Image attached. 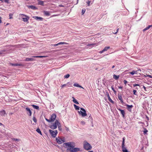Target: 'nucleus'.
Segmentation results:
<instances>
[{
    "label": "nucleus",
    "mask_w": 152,
    "mask_h": 152,
    "mask_svg": "<svg viewBox=\"0 0 152 152\" xmlns=\"http://www.w3.org/2000/svg\"><path fill=\"white\" fill-rule=\"evenodd\" d=\"M69 76H70V75H69V74H68L67 75H64V77L65 78H67L69 77Z\"/></svg>",
    "instance_id": "c9c22d12"
},
{
    "label": "nucleus",
    "mask_w": 152,
    "mask_h": 152,
    "mask_svg": "<svg viewBox=\"0 0 152 152\" xmlns=\"http://www.w3.org/2000/svg\"><path fill=\"white\" fill-rule=\"evenodd\" d=\"M133 86L134 87H135L137 86H139L140 85L139 84H133Z\"/></svg>",
    "instance_id": "c03bdc74"
},
{
    "label": "nucleus",
    "mask_w": 152,
    "mask_h": 152,
    "mask_svg": "<svg viewBox=\"0 0 152 152\" xmlns=\"http://www.w3.org/2000/svg\"><path fill=\"white\" fill-rule=\"evenodd\" d=\"M147 77H149L150 78H152V76L150 75H147Z\"/></svg>",
    "instance_id": "8fccbe9b"
},
{
    "label": "nucleus",
    "mask_w": 152,
    "mask_h": 152,
    "mask_svg": "<svg viewBox=\"0 0 152 152\" xmlns=\"http://www.w3.org/2000/svg\"><path fill=\"white\" fill-rule=\"evenodd\" d=\"M113 92H114V93H115H115H116V91H115V90H113Z\"/></svg>",
    "instance_id": "bf43d9fd"
},
{
    "label": "nucleus",
    "mask_w": 152,
    "mask_h": 152,
    "mask_svg": "<svg viewBox=\"0 0 152 152\" xmlns=\"http://www.w3.org/2000/svg\"><path fill=\"white\" fill-rule=\"evenodd\" d=\"M148 132V131L146 129H144V134H146Z\"/></svg>",
    "instance_id": "79ce46f5"
},
{
    "label": "nucleus",
    "mask_w": 152,
    "mask_h": 152,
    "mask_svg": "<svg viewBox=\"0 0 152 152\" xmlns=\"http://www.w3.org/2000/svg\"><path fill=\"white\" fill-rule=\"evenodd\" d=\"M56 140L57 143L58 144H61L62 142H65V139L64 137H56Z\"/></svg>",
    "instance_id": "7ed1b4c3"
},
{
    "label": "nucleus",
    "mask_w": 152,
    "mask_h": 152,
    "mask_svg": "<svg viewBox=\"0 0 152 152\" xmlns=\"http://www.w3.org/2000/svg\"><path fill=\"white\" fill-rule=\"evenodd\" d=\"M68 83H67V84H64L61 86V88H63L64 87L66 86L67 85V84H68Z\"/></svg>",
    "instance_id": "4c0bfd02"
},
{
    "label": "nucleus",
    "mask_w": 152,
    "mask_h": 152,
    "mask_svg": "<svg viewBox=\"0 0 152 152\" xmlns=\"http://www.w3.org/2000/svg\"><path fill=\"white\" fill-rule=\"evenodd\" d=\"M56 118V115L55 114L53 113V114L51 116L50 118V119L51 121L52 122L54 121Z\"/></svg>",
    "instance_id": "9b49d317"
},
{
    "label": "nucleus",
    "mask_w": 152,
    "mask_h": 152,
    "mask_svg": "<svg viewBox=\"0 0 152 152\" xmlns=\"http://www.w3.org/2000/svg\"><path fill=\"white\" fill-rule=\"evenodd\" d=\"M73 86H76V87H79V88H83L81 86H80V85H79L77 83H74L73 85Z\"/></svg>",
    "instance_id": "393cba45"
},
{
    "label": "nucleus",
    "mask_w": 152,
    "mask_h": 152,
    "mask_svg": "<svg viewBox=\"0 0 152 152\" xmlns=\"http://www.w3.org/2000/svg\"><path fill=\"white\" fill-rule=\"evenodd\" d=\"M110 48V47L109 46L105 47L103 49V51H104V52L106 51L108 49Z\"/></svg>",
    "instance_id": "7c9ffc66"
},
{
    "label": "nucleus",
    "mask_w": 152,
    "mask_h": 152,
    "mask_svg": "<svg viewBox=\"0 0 152 152\" xmlns=\"http://www.w3.org/2000/svg\"><path fill=\"white\" fill-rule=\"evenodd\" d=\"M1 17H0V23H1Z\"/></svg>",
    "instance_id": "13d9d810"
},
{
    "label": "nucleus",
    "mask_w": 152,
    "mask_h": 152,
    "mask_svg": "<svg viewBox=\"0 0 152 152\" xmlns=\"http://www.w3.org/2000/svg\"><path fill=\"white\" fill-rule=\"evenodd\" d=\"M86 11V10L85 9H83L82 10V15H83L84 13Z\"/></svg>",
    "instance_id": "a19ab883"
},
{
    "label": "nucleus",
    "mask_w": 152,
    "mask_h": 152,
    "mask_svg": "<svg viewBox=\"0 0 152 152\" xmlns=\"http://www.w3.org/2000/svg\"><path fill=\"white\" fill-rule=\"evenodd\" d=\"M143 88H144L145 90H146V88L144 86H143Z\"/></svg>",
    "instance_id": "0e129e2a"
},
{
    "label": "nucleus",
    "mask_w": 152,
    "mask_h": 152,
    "mask_svg": "<svg viewBox=\"0 0 152 152\" xmlns=\"http://www.w3.org/2000/svg\"><path fill=\"white\" fill-rule=\"evenodd\" d=\"M27 7L28 8L34 10H36L37 9V7L33 5H27Z\"/></svg>",
    "instance_id": "dca6fc26"
},
{
    "label": "nucleus",
    "mask_w": 152,
    "mask_h": 152,
    "mask_svg": "<svg viewBox=\"0 0 152 152\" xmlns=\"http://www.w3.org/2000/svg\"><path fill=\"white\" fill-rule=\"evenodd\" d=\"M80 110L83 111H78V113L79 114H81L83 117H85L86 116L87 114L86 113V111L83 108H81Z\"/></svg>",
    "instance_id": "39448f33"
},
{
    "label": "nucleus",
    "mask_w": 152,
    "mask_h": 152,
    "mask_svg": "<svg viewBox=\"0 0 152 152\" xmlns=\"http://www.w3.org/2000/svg\"><path fill=\"white\" fill-rule=\"evenodd\" d=\"M104 52V51H103V50H102L99 51V53H102Z\"/></svg>",
    "instance_id": "864d4df0"
},
{
    "label": "nucleus",
    "mask_w": 152,
    "mask_h": 152,
    "mask_svg": "<svg viewBox=\"0 0 152 152\" xmlns=\"http://www.w3.org/2000/svg\"><path fill=\"white\" fill-rule=\"evenodd\" d=\"M111 89H112V90H113H113H115V89H114V88H113V86H111Z\"/></svg>",
    "instance_id": "6e6d98bb"
},
{
    "label": "nucleus",
    "mask_w": 152,
    "mask_h": 152,
    "mask_svg": "<svg viewBox=\"0 0 152 152\" xmlns=\"http://www.w3.org/2000/svg\"><path fill=\"white\" fill-rule=\"evenodd\" d=\"M12 15L11 14H10L9 15V16L10 17L9 18L10 19H12Z\"/></svg>",
    "instance_id": "37998d69"
},
{
    "label": "nucleus",
    "mask_w": 152,
    "mask_h": 152,
    "mask_svg": "<svg viewBox=\"0 0 152 152\" xmlns=\"http://www.w3.org/2000/svg\"><path fill=\"white\" fill-rule=\"evenodd\" d=\"M59 6L60 7H64V6L62 4H60V5H59Z\"/></svg>",
    "instance_id": "4d7b16f0"
},
{
    "label": "nucleus",
    "mask_w": 152,
    "mask_h": 152,
    "mask_svg": "<svg viewBox=\"0 0 152 152\" xmlns=\"http://www.w3.org/2000/svg\"><path fill=\"white\" fill-rule=\"evenodd\" d=\"M10 64L11 65H12V66H23V65L22 64H18V63H16V64H13L11 63H10Z\"/></svg>",
    "instance_id": "4468645a"
},
{
    "label": "nucleus",
    "mask_w": 152,
    "mask_h": 152,
    "mask_svg": "<svg viewBox=\"0 0 152 152\" xmlns=\"http://www.w3.org/2000/svg\"><path fill=\"white\" fill-rule=\"evenodd\" d=\"M2 125V124L1 123H0V125Z\"/></svg>",
    "instance_id": "774afa93"
},
{
    "label": "nucleus",
    "mask_w": 152,
    "mask_h": 152,
    "mask_svg": "<svg viewBox=\"0 0 152 152\" xmlns=\"http://www.w3.org/2000/svg\"><path fill=\"white\" fill-rule=\"evenodd\" d=\"M26 110L27 111V114L29 116H31L32 114V112L30 108L27 107L26 109Z\"/></svg>",
    "instance_id": "9d476101"
},
{
    "label": "nucleus",
    "mask_w": 152,
    "mask_h": 152,
    "mask_svg": "<svg viewBox=\"0 0 152 152\" xmlns=\"http://www.w3.org/2000/svg\"><path fill=\"white\" fill-rule=\"evenodd\" d=\"M81 124L83 125H84L85 124V122L83 121H81Z\"/></svg>",
    "instance_id": "09e8293b"
},
{
    "label": "nucleus",
    "mask_w": 152,
    "mask_h": 152,
    "mask_svg": "<svg viewBox=\"0 0 152 152\" xmlns=\"http://www.w3.org/2000/svg\"><path fill=\"white\" fill-rule=\"evenodd\" d=\"M72 98L73 99V102L75 103L76 104H79V102L77 101L74 97H72Z\"/></svg>",
    "instance_id": "bb28decb"
},
{
    "label": "nucleus",
    "mask_w": 152,
    "mask_h": 152,
    "mask_svg": "<svg viewBox=\"0 0 152 152\" xmlns=\"http://www.w3.org/2000/svg\"><path fill=\"white\" fill-rule=\"evenodd\" d=\"M34 60V59L31 58H26L25 61H33Z\"/></svg>",
    "instance_id": "6ab92c4d"
},
{
    "label": "nucleus",
    "mask_w": 152,
    "mask_h": 152,
    "mask_svg": "<svg viewBox=\"0 0 152 152\" xmlns=\"http://www.w3.org/2000/svg\"><path fill=\"white\" fill-rule=\"evenodd\" d=\"M118 109L121 112V113L122 115V117L124 118L125 114V112L124 110H121L120 108H118Z\"/></svg>",
    "instance_id": "ddd939ff"
},
{
    "label": "nucleus",
    "mask_w": 152,
    "mask_h": 152,
    "mask_svg": "<svg viewBox=\"0 0 152 152\" xmlns=\"http://www.w3.org/2000/svg\"><path fill=\"white\" fill-rule=\"evenodd\" d=\"M94 44H91V45H88V46H89V45H94Z\"/></svg>",
    "instance_id": "052dcab7"
},
{
    "label": "nucleus",
    "mask_w": 152,
    "mask_h": 152,
    "mask_svg": "<svg viewBox=\"0 0 152 152\" xmlns=\"http://www.w3.org/2000/svg\"><path fill=\"white\" fill-rule=\"evenodd\" d=\"M51 45L53 46L54 47H55V46L58 45V43L57 44H54V45L52 44V45Z\"/></svg>",
    "instance_id": "de8ad7c7"
},
{
    "label": "nucleus",
    "mask_w": 152,
    "mask_h": 152,
    "mask_svg": "<svg viewBox=\"0 0 152 152\" xmlns=\"http://www.w3.org/2000/svg\"><path fill=\"white\" fill-rule=\"evenodd\" d=\"M137 71H133L132 72H130L129 73L132 75H133L135 74H137Z\"/></svg>",
    "instance_id": "c85d7f7f"
},
{
    "label": "nucleus",
    "mask_w": 152,
    "mask_h": 152,
    "mask_svg": "<svg viewBox=\"0 0 152 152\" xmlns=\"http://www.w3.org/2000/svg\"><path fill=\"white\" fill-rule=\"evenodd\" d=\"M47 57L46 56H33L32 57L34 58H46Z\"/></svg>",
    "instance_id": "5701e85b"
},
{
    "label": "nucleus",
    "mask_w": 152,
    "mask_h": 152,
    "mask_svg": "<svg viewBox=\"0 0 152 152\" xmlns=\"http://www.w3.org/2000/svg\"><path fill=\"white\" fill-rule=\"evenodd\" d=\"M74 106L75 110H79L80 107L78 106H77L75 104H74Z\"/></svg>",
    "instance_id": "c756f323"
},
{
    "label": "nucleus",
    "mask_w": 152,
    "mask_h": 152,
    "mask_svg": "<svg viewBox=\"0 0 152 152\" xmlns=\"http://www.w3.org/2000/svg\"><path fill=\"white\" fill-rule=\"evenodd\" d=\"M133 94H134V95H137V91L135 90H133Z\"/></svg>",
    "instance_id": "ea45409f"
},
{
    "label": "nucleus",
    "mask_w": 152,
    "mask_h": 152,
    "mask_svg": "<svg viewBox=\"0 0 152 152\" xmlns=\"http://www.w3.org/2000/svg\"><path fill=\"white\" fill-rule=\"evenodd\" d=\"M86 3L88 4V6H90V1H88L86 2Z\"/></svg>",
    "instance_id": "a18cd8bd"
},
{
    "label": "nucleus",
    "mask_w": 152,
    "mask_h": 152,
    "mask_svg": "<svg viewBox=\"0 0 152 152\" xmlns=\"http://www.w3.org/2000/svg\"><path fill=\"white\" fill-rule=\"evenodd\" d=\"M52 137H56L58 133V132L57 130L53 131L51 129H49V131Z\"/></svg>",
    "instance_id": "423d86ee"
},
{
    "label": "nucleus",
    "mask_w": 152,
    "mask_h": 152,
    "mask_svg": "<svg viewBox=\"0 0 152 152\" xmlns=\"http://www.w3.org/2000/svg\"><path fill=\"white\" fill-rule=\"evenodd\" d=\"M36 131L38 132V133H39L41 135H42V132L40 130V129L39 128H37V129H36Z\"/></svg>",
    "instance_id": "2f4dec72"
},
{
    "label": "nucleus",
    "mask_w": 152,
    "mask_h": 152,
    "mask_svg": "<svg viewBox=\"0 0 152 152\" xmlns=\"http://www.w3.org/2000/svg\"><path fill=\"white\" fill-rule=\"evenodd\" d=\"M32 106L33 107L36 109L39 110V107L38 106L34 105H32Z\"/></svg>",
    "instance_id": "cd10ccee"
},
{
    "label": "nucleus",
    "mask_w": 152,
    "mask_h": 152,
    "mask_svg": "<svg viewBox=\"0 0 152 152\" xmlns=\"http://www.w3.org/2000/svg\"><path fill=\"white\" fill-rule=\"evenodd\" d=\"M50 127L51 129H55L57 128V126L54 125V124H52L50 126Z\"/></svg>",
    "instance_id": "a211bd4d"
},
{
    "label": "nucleus",
    "mask_w": 152,
    "mask_h": 152,
    "mask_svg": "<svg viewBox=\"0 0 152 152\" xmlns=\"http://www.w3.org/2000/svg\"><path fill=\"white\" fill-rule=\"evenodd\" d=\"M12 140H15L17 142H19L20 140L19 139H16V138H12Z\"/></svg>",
    "instance_id": "72a5a7b5"
},
{
    "label": "nucleus",
    "mask_w": 152,
    "mask_h": 152,
    "mask_svg": "<svg viewBox=\"0 0 152 152\" xmlns=\"http://www.w3.org/2000/svg\"><path fill=\"white\" fill-rule=\"evenodd\" d=\"M106 94L107 96L109 101L112 103L114 104V102L113 100H112V99L110 98L109 96V94L108 92H106Z\"/></svg>",
    "instance_id": "f8f14e48"
},
{
    "label": "nucleus",
    "mask_w": 152,
    "mask_h": 152,
    "mask_svg": "<svg viewBox=\"0 0 152 152\" xmlns=\"http://www.w3.org/2000/svg\"><path fill=\"white\" fill-rule=\"evenodd\" d=\"M152 27V25H149L148 26L144 29L143 31H145L148 29Z\"/></svg>",
    "instance_id": "4be33fe9"
},
{
    "label": "nucleus",
    "mask_w": 152,
    "mask_h": 152,
    "mask_svg": "<svg viewBox=\"0 0 152 152\" xmlns=\"http://www.w3.org/2000/svg\"><path fill=\"white\" fill-rule=\"evenodd\" d=\"M33 120L35 124L37 123V121L36 118L34 116L33 118Z\"/></svg>",
    "instance_id": "473e14b6"
},
{
    "label": "nucleus",
    "mask_w": 152,
    "mask_h": 152,
    "mask_svg": "<svg viewBox=\"0 0 152 152\" xmlns=\"http://www.w3.org/2000/svg\"><path fill=\"white\" fill-rule=\"evenodd\" d=\"M89 118H92V117L90 115V116H89Z\"/></svg>",
    "instance_id": "e2e57ef3"
},
{
    "label": "nucleus",
    "mask_w": 152,
    "mask_h": 152,
    "mask_svg": "<svg viewBox=\"0 0 152 152\" xmlns=\"http://www.w3.org/2000/svg\"><path fill=\"white\" fill-rule=\"evenodd\" d=\"M38 4L39 5H41L43 6L44 5V2L40 0H38Z\"/></svg>",
    "instance_id": "412c9836"
},
{
    "label": "nucleus",
    "mask_w": 152,
    "mask_h": 152,
    "mask_svg": "<svg viewBox=\"0 0 152 152\" xmlns=\"http://www.w3.org/2000/svg\"><path fill=\"white\" fill-rule=\"evenodd\" d=\"M66 43L65 42H60L58 43V45L62 44H66Z\"/></svg>",
    "instance_id": "e433bc0d"
},
{
    "label": "nucleus",
    "mask_w": 152,
    "mask_h": 152,
    "mask_svg": "<svg viewBox=\"0 0 152 152\" xmlns=\"http://www.w3.org/2000/svg\"><path fill=\"white\" fill-rule=\"evenodd\" d=\"M117 32V31H116L115 30H114L113 32V33L114 34H116Z\"/></svg>",
    "instance_id": "603ef678"
},
{
    "label": "nucleus",
    "mask_w": 152,
    "mask_h": 152,
    "mask_svg": "<svg viewBox=\"0 0 152 152\" xmlns=\"http://www.w3.org/2000/svg\"><path fill=\"white\" fill-rule=\"evenodd\" d=\"M118 30H119V28H118L117 29V32H118Z\"/></svg>",
    "instance_id": "69168bd1"
},
{
    "label": "nucleus",
    "mask_w": 152,
    "mask_h": 152,
    "mask_svg": "<svg viewBox=\"0 0 152 152\" xmlns=\"http://www.w3.org/2000/svg\"><path fill=\"white\" fill-rule=\"evenodd\" d=\"M124 105L126 106L127 107V109L129 112L132 111V108L133 107V106L132 105H129L127 104H124Z\"/></svg>",
    "instance_id": "1a4fd4ad"
},
{
    "label": "nucleus",
    "mask_w": 152,
    "mask_h": 152,
    "mask_svg": "<svg viewBox=\"0 0 152 152\" xmlns=\"http://www.w3.org/2000/svg\"><path fill=\"white\" fill-rule=\"evenodd\" d=\"M20 15H23L26 17L25 18H23V21L25 22H28V20L29 19V17L27 15L23 14H20Z\"/></svg>",
    "instance_id": "6e6552de"
},
{
    "label": "nucleus",
    "mask_w": 152,
    "mask_h": 152,
    "mask_svg": "<svg viewBox=\"0 0 152 152\" xmlns=\"http://www.w3.org/2000/svg\"><path fill=\"white\" fill-rule=\"evenodd\" d=\"M0 1H1V2H2L3 1L2 0H0Z\"/></svg>",
    "instance_id": "338daca9"
},
{
    "label": "nucleus",
    "mask_w": 152,
    "mask_h": 152,
    "mask_svg": "<svg viewBox=\"0 0 152 152\" xmlns=\"http://www.w3.org/2000/svg\"><path fill=\"white\" fill-rule=\"evenodd\" d=\"M44 14L46 16H49L50 15V13L48 11H44Z\"/></svg>",
    "instance_id": "a878e982"
},
{
    "label": "nucleus",
    "mask_w": 152,
    "mask_h": 152,
    "mask_svg": "<svg viewBox=\"0 0 152 152\" xmlns=\"http://www.w3.org/2000/svg\"><path fill=\"white\" fill-rule=\"evenodd\" d=\"M83 148L85 150L88 151L91 150L92 147L90 144L86 141L84 142Z\"/></svg>",
    "instance_id": "f03ea898"
},
{
    "label": "nucleus",
    "mask_w": 152,
    "mask_h": 152,
    "mask_svg": "<svg viewBox=\"0 0 152 152\" xmlns=\"http://www.w3.org/2000/svg\"><path fill=\"white\" fill-rule=\"evenodd\" d=\"M5 114L6 112L4 110H2L0 111V114L2 116H4V115Z\"/></svg>",
    "instance_id": "f3484780"
},
{
    "label": "nucleus",
    "mask_w": 152,
    "mask_h": 152,
    "mask_svg": "<svg viewBox=\"0 0 152 152\" xmlns=\"http://www.w3.org/2000/svg\"><path fill=\"white\" fill-rule=\"evenodd\" d=\"M118 87L119 88H120V89H122L123 88V87L122 86H118Z\"/></svg>",
    "instance_id": "5fc2aeb1"
},
{
    "label": "nucleus",
    "mask_w": 152,
    "mask_h": 152,
    "mask_svg": "<svg viewBox=\"0 0 152 152\" xmlns=\"http://www.w3.org/2000/svg\"><path fill=\"white\" fill-rule=\"evenodd\" d=\"M115 67V66L114 65H113L112 66V68H114Z\"/></svg>",
    "instance_id": "680f3d73"
},
{
    "label": "nucleus",
    "mask_w": 152,
    "mask_h": 152,
    "mask_svg": "<svg viewBox=\"0 0 152 152\" xmlns=\"http://www.w3.org/2000/svg\"><path fill=\"white\" fill-rule=\"evenodd\" d=\"M119 75H116L115 74H114L113 75V78L116 80H118L119 78Z\"/></svg>",
    "instance_id": "b1692460"
},
{
    "label": "nucleus",
    "mask_w": 152,
    "mask_h": 152,
    "mask_svg": "<svg viewBox=\"0 0 152 152\" xmlns=\"http://www.w3.org/2000/svg\"><path fill=\"white\" fill-rule=\"evenodd\" d=\"M118 99L120 101L121 103L122 104L124 105V104H125V103H124L123 102L122 95L121 93H119L118 94Z\"/></svg>",
    "instance_id": "0eeeda50"
},
{
    "label": "nucleus",
    "mask_w": 152,
    "mask_h": 152,
    "mask_svg": "<svg viewBox=\"0 0 152 152\" xmlns=\"http://www.w3.org/2000/svg\"><path fill=\"white\" fill-rule=\"evenodd\" d=\"M58 129L60 131H61L62 130V128H61V124L60 123V125H58Z\"/></svg>",
    "instance_id": "f704fd0d"
},
{
    "label": "nucleus",
    "mask_w": 152,
    "mask_h": 152,
    "mask_svg": "<svg viewBox=\"0 0 152 152\" xmlns=\"http://www.w3.org/2000/svg\"><path fill=\"white\" fill-rule=\"evenodd\" d=\"M74 143L73 142H70L64 143V146H67L66 149L67 152H77L80 151L79 148H74Z\"/></svg>",
    "instance_id": "f257e3e1"
},
{
    "label": "nucleus",
    "mask_w": 152,
    "mask_h": 152,
    "mask_svg": "<svg viewBox=\"0 0 152 152\" xmlns=\"http://www.w3.org/2000/svg\"><path fill=\"white\" fill-rule=\"evenodd\" d=\"M122 149L123 152H129L126 148L125 147L124 137L123 138L122 143Z\"/></svg>",
    "instance_id": "20e7f679"
},
{
    "label": "nucleus",
    "mask_w": 152,
    "mask_h": 152,
    "mask_svg": "<svg viewBox=\"0 0 152 152\" xmlns=\"http://www.w3.org/2000/svg\"><path fill=\"white\" fill-rule=\"evenodd\" d=\"M33 18L36 20H39L40 21H42L43 19L42 18L40 17L34 16L33 17Z\"/></svg>",
    "instance_id": "2eb2a0df"
},
{
    "label": "nucleus",
    "mask_w": 152,
    "mask_h": 152,
    "mask_svg": "<svg viewBox=\"0 0 152 152\" xmlns=\"http://www.w3.org/2000/svg\"><path fill=\"white\" fill-rule=\"evenodd\" d=\"M124 83L125 85H126V83H127V81L126 80H124Z\"/></svg>",
    "instance_id": "49530a36"
},
{
    "label": "nucleus",
    "mask_w": 152,
    "mask_h": 152,
    "mask_svg": "<svg viewBox=\"0 0 152 152\" xmlns=\"http://www.w3.org/2000/svg\"><path fill=\"white\" fill-rule=\"evenodd\" d=\"M60 123L57 120H56L55 121V122L53 123V124H54V125H55L56 126H58V125H60Z\"/></svg>",
    "instance_id": "aec40b11"
},
{
    "label": "nucleus",
    "mask_w": 152,
    "mask_h": 152,
    "mask_svg": "<svg viewBox=\"0 0 152 152\" xmlns=\"http://www.w3.org/2000/svg\"><path fill=\"white\" fill-rule=\"evenodd\" d=\"M45 120L47 121L49 123H50V122H52V121L51 120L50 118L49 119H48L46 118H45Z\"/></svg>",
    "instance_id": "58836bf2"
},
{
    "label": "nucleus",
    "mask_w": 152,
    "mask_h": 152,
    "mask_svg": "<svg viewBox=\"0 0 152 152\" xmlns=\"http://www.w3.org/2000/svg\"><path fill=\"white\" fill-rule=\"evenodd\" d=\"M4 1L6 3H9V0H4Z\"/></svg>",
    "instance_id": "3c124183"
}]
</instances>
